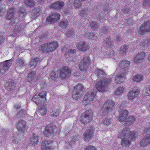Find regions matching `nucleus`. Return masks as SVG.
Wrapping results in <instances>:
<instances>
[{"mask_svg": "<svg viewBox=\"0 0 150 150\" xmlns=\"http://www.w3.org/2000/svg\"><path fill=\"white\" fill-rule=\"evenodd\" d=\"M129 65L127 61H122L117 66L115 74H116L115 81L117 83H120L125 81L126 79L125 73V68H127Z\"/></svg>", "mask_w": 150, "mask_h": 150, "instance_id": "f257e3e1", "label": "nucleus"}, {"mask_svg": "<svg viewBox=\"0 0 150 150\" xmlns=\"http://www.w3.org/2000/svg\"><path fill=\"white\" fill-rule=\"evenodd\" d=\"M129 129L124 128L120 132L118 135V137L122 139L129 137L130 139L134 140L135 139L136 137L137 136V134L136 133L132 132H130L129 134Z\"/></svg>", "mask_w": 150, "mask_h": 150, "instance_id": "f03ea898", "label": "nucleus"}, {"mask_svg": "<svg viewBox=\"0 0 150 150\" xmlns=\"http://www.w3.org/2000/svg\"><path fill=\"white\" fill-rule=\"evenodd\" d=\"M46 91H42L40 93H36L32 97V100L35 103H44L47 102L46 99Z\"/></svg>", "mask_w": 150, "mask_h": 150, "instance_id": "7ed1b4c3", "label": "nucleus"}, {"mask_svg": "<svg viewBox=\"0 0 150 150\" xmlns=\"http://www.w3.org/2000/svg\"><path fill=\"white\" fill-rule=\"evenodd\" d=\"M111 81V79L110 78L101 80L96 85L97 89L100 92H102L104 91L106 87L110 84Z\"/></svg>", "mask_w": 150, "mask_h": 150, "instance_id": "20e7f679", "label": "nucleus"}, {"mask_svg": "<svg viewBox=\"0 0 150 150\" xmlns=\"http://www.w3.org/2000/svg\"><path fill=\"white\" fill-rule=\"evenodd\" d=\"M92 111L91 110H88L83 112L80 117L81 122L84 125L87 124L92 120Z\"/></svg>", "mask_w": 150, "mask_h": 150, "instance_id": "39448f33", "label": "nucleus"}, {"mask_svg": "<svg viewBox=\"0 0 150 150\" xmlns=\"http://www.w3.org/2000/svg\"><path fill=\"white\" fill-rule=\"evenodd\" d=\"M83 87L81 84H79L74 87L73 91L72 98L75 99H77L80 98L83 93L82 91Z\"/></svg>", "mask_w": 150, "mask_h": 150, "instance_id": "423d86ee", "label": "nucleus"}, {"mask_svg": "<svg viewBox=\"0 0 150 150\" xmlns=\"http://www.w3.org/2000/svg\"><path fill=\"white\" fill-rule=\"evenodd\" d=\"M89 58L88 56L85 57L81 61L79 68L81 71H85L87 70L88 67L90 62Z\"/></svg>", "mask_w": 150, "mask_h": 150, "instance_id": "0eeeda50", "label": "nucleus"}, {"mask_svg": "<svg viewBox=\"0 0 150 150\" xmlns=\"http://www.w3.org/2000/svg\"><path fill=\"white\" fill-rule=\"evenodd\" d=\"M16 126L18 131L23 133L27 131L28 126L26 122L23 120H20L16 123Z\"/></svg>", "mask_w": 150, "mask_h": 150, "instance_id": "6e6552de", "label": "nucleus"}, {"mask_svg": "<svg viewBox=\"0 0 150 150\" xmlns=\"http://www.w3.org/2000/svg\"><path fill=\"white\" fill-rule=\"evenodd\" d=\"M57 129L54 125L51 124L48 125L46 127L44 132V135L47 137L52 135L56 132Z\"/></svg>", "mask_w": 150, "mask_h": 150, "instance_id": "1a4fd4ad", "label": "nucleus"}, {"mask_svg": "<svg viewBox=\"0 0 150 150\" xmlns=\"http://www.w3.org/2000/svg\"><path fill=\"white\" fill-rule=\"evenodd\" d=\"M140 92L139 89H134L130 91L127 95L128 99L130 100L129 102H132L136 98Z\"/></svg>", "mask_w": 150, "mask_h": 150, "instance_id": "9d476101", "label": "nucleus"}, {"mask_svg": "<svg viewBox=\"0 0 150 150\" xmlns=\"http://www.w3.org/2000/svg\"><path fill=\"white\" fill-rule=\"evenodd\" d=\"M41 78V75L39 73H37L35 71H32L28 74L26 78L28 81L31 82L35 80V81H37Z\"/></svg>", "mask_w": 150, "mask_h": 150, "instance_id": "9b49d317", "label": "nucleus"}, {"mask_svg": "<svg viewBox=\"0 0 150 150\" xmlns=\"http://www.w3.org/2000/svg\"><path fill=\"white\" fill-rule=\"evenodd\" d=\"M96 91L89 92L84 96L83 100V102L88 103L92 101L96 96Z\"/></svg>", "mask_w": 150, "mask_h": 150, "instance_id": "f8f14e48", "label": "nucleus"}, {"mask_svg": "<svg viewBox=\"0 0 150 150\" xmlns=\"http://www.w3.org/2000/svg\"><path fill=\"white\" fill-rule=\"evenodd\" d=\"M71 71L67 67H64L60 70V75L62 79L68 77L70 75Z\"/></svg>", "mask_w": 150, "mask_h": 150, "instance_id": "ddd939ff", "label": "nucleus"}, {"mask_svg": "<svg viewBox=\"0 0 150 150\" xmlns=\"http://www.w3.org/2000/svg\"><path fill=\"white\" fill-rule=\"evenodd\" d=\"M60 18L59 14L54 13L47 17L46 18L47 21L50 23L54 22L59 20Z\"/></svg>", "mask_w": 150, "mask_h": 150, "instance_id": "4468645a", "label": "nucleus"}, {"mask_svg": "<svg viewBox=\"0 0 150 150\" xmlns=\"http://www.w3.org/2000/svg\"><path fill=\"white\" fill-rule=\"evenodd\" d=\"M146 31H150V22L147 21L143 24L140 28L138 31L139 34H142Z\"/></svg>", "mask_w": 150, "mask_h": 150, "instance_id": "2eb2a0df", "label": "nucleus"}, {"mask_svg": "<svg viewBox=\"0 0 150 150\" xmlns=\"http://www.w3.org/2000/svg\"><path fill=\"white\" fill-rule=\"evenodd\" d=\"M76 47L79 50L82 51H86L89 49L90 45L84 42H78L76 45Z\"/></svg>", "mask_w": 150, "mask_h": 150, "instance_id": "dca6fc26", "label": "nucleus"}, {"mask_svg": "<svg viewBox=\"0 0 150 150\" xmlns=\"http://www.w3.org/2000/svg\"><path fill=\"white\" fill-rule=\"evenodd\" d=\"M114 104H104L102 107L101 112L102 114L105 115L114 106Z\"/></svg>", "mask_w": 150, "mask_h": 150, "instance_id": "f3484780", "label": "nucleus"}, {"mask_svg": "<svg viewBox=\"0 0 150 150\" xmlns=\"http://www.w3.org/2000/svg\"><path fill=\"white\" fill-rule=\"evenodd\" d=\"M37 108L39 113L42 116H44L46 115L47 109L45 104H38Z\"/></svg>", "mask_w": 150, "mask_h": 150, "instance_id": "a211bd4d", "label": "nucleus"}, {"mask_svg": "<svg viewBox=\"0 0 150 150\" xmlns=\"http://www.w3.org/2000/svg\"><path fill=\"white\" fill-rule=\"evenodd\" d=\"M11 63L12 61L11 59L6 60L3 62L2 64V66L1 67L2 68L0 69V73H3L7 70L9 67L11 65ZM1 66V65L0 64V67Z\"/></svg>", "mask_w": 150, "mask_h": 150, "instance_id": "6ab92c4d", "label": "nucleus"}, {"mask_svg": "<svg viewBox=\"0 0 150 150\" xmlns=\"http://www.w3.org/2000/svg\"><path fill=\"white\" fill-rule=\"evenodd\" d=\"M52 142L50 141H45L42 143L41 148L43 150H51Z\"/></svg>", "mask_w": 150, "mask_h": 150, "instance_id": "aec40b11", "label": "nucleus"}, {"mask_svg": "<svg viewBox=\"0 0 150 150\" xmlns=\"http://www.w3.org/2000/svg\"><path fill=\"white\" fill-rule=\"evenodd\" d=\"M145 55V54L143 52L139 53L134 59L133 62L134 63L138 64L143 61Z\"/></svg>", "mask_w": 150, "mask_h": 150, "instance_id": "412c9836", "label": "nucleus"}, {"mask_svg": "<svg viewBox=\"0 0 150 150\" xmlns=\"http://www.w3.org/2000/svg\"><path fill=\"white\" fill-rule=\"evenodd\" d=\"M48 52H51L56 50L58 47V43L57 41H53L48 43Z\"/></svg>", "mask_w": 150, "mask_h": 150, "instance_id": "4be33fe9", "label": "nucleus"}, {"mask_svg": "<svg viewBox=\"0 0 150 150\" xmlns=\"http://www.w3.org/2000/svg\"><path fill=\"white\" fill-rule=\"evenodd\" d=\"M93 132L92 130H90L85 131L84 132L83 138L84 140L86 141H89L93 137Z\"/></svg>", "mask_w": 150, "mask_h": 150, "instance_id": "5701e85b", "label": "nucleus"}, {"mask_svg": "<svg viewBox=\"0 0 150 150\" xmlns=\"http://www.w3.org/2000/svg\"><path fill=\"white\" fill-rule=\"evenodd\" d=\"M64 5V3L62 1H57L55 3L52 4L51 7L52 8L59 9L62 8Z\"/></svg>", "mask_w": 150, "mask_h": 150, "instance_id": "b1692460", "label": "nucleus"}, {"mask_svg": "<svg viewBox=\"0 0 150 150\" xmlns=\"http://www.w3.org/2000/svg\"><path fill=\"white\" fill-rule=\"evenodd\" d=\"M15 87V84L14 81L12 80L9 81L5 84L6 89L8 91H12Z\"/></svg>", "mask_w": 150, "mask_h": 150, "instance_id": "393cba45", "label": "nucleus"}, {"mask_svg": "<svg viewBox=\"0 0 150 150\" xmlns=\"http://www.w3.org/2000/svg\"><path fill=\"white\" fill-rule=\"evenodd\" d=\"M150 144V134L147 135L143 139L140 143V145L142 146H145Z\"/></svg>", "mask_w": 150, "mask_h": 150, "instance_id": "a878e982", "label": "nucleus"}, {"mask_svg": "<svg viewBox=\"0 0 150 150\" xmlns=\"http://www.w3.org/2000/svg\"><path fill=\"white\" fill-rule=\"evenodd\" d=\"M128 113V111L127 110H124L122 111V112L120 113L119 118V120L121 122L125 120L127 117Z\"/></svg>", "mask_w": 150, "mask_h": 150, "instance_id": "bb28decb", "label": "nucleus"}, {"mask_svg": "<svg viewBox=\"0 0 150 150\" xmlns=\"http://www.w3.org/2000/svg\"><path fill=\"white\" fill-rule=\"evenodd\" d=\"M14 8L11 7L8 11L6 18L7 19L10 20L13 18L14 15Z\"/></svg>", "mask_w": 150, "mask_h": 150, "instance_id": "cd10ccee", "label": "nucleus"}, {"mask_svg": "<svg viewBox=\"0 0 150 150\" xmlns=\"http://www.w3.org/2000/svg\"><path fill=\"white\" fill-rule=\"evenodd\" d=\"M144 79V77L142 74H137L134 76L133 77L134 81L137 82H140Z\"/></svg>", "mask_w": 150, "mask_h": 150, "instance_id": "c85d7f7f", "label": "nucleus"}, {"mask_svg": "<svg viewBox=\"0 0 150 150\" xmlns=\"http://www.w3.org/2000/svg\"><path fill=\"white\" fill-rule=\"evenodd\" d=\"M128 138H129V137L121 139V145L122 146L128 147L131 144V142L129 140Z\"/></svg>", "mask_w": 150, "mask_h": 150, "instance_id": "c756f323", "label": "nucleus"}, {"mask_svg": "<svg viewBox=\"0 0 150 150\" xmlns=\"http://www.w3.org/2000/svg\"><path fill=\"white\" fill-rule=\"evenodd\" d=\"M38 136L36 134H33L30 139V143L34 146L37 144L38 142Z\"/></svg>", "mask_w": 150, "mask_h": 150, "instance_id": "7c9ffc66", "label": "nucleus"}, {"mask_svg": "<svg viewBox=\"0 0 150 150\" xmlns=\"http://www.w3.org/2000/svg\"><path fill=\"white\" fill-rule=\"evenodd\" d=\"M25 65L24 61L23 58L18 59L17 60L16 67H22Z\"/></svg>", "mask_w": 150, "mask_h": 150, "instance_id": "2f4dec72", "label": "nucleus"}, {"mask_svg": "<svg viewBox=\"0 0 150 150\" xmlns=\"http://www.w3.org/2000/svg\"><path fill=\"white\" fill-rule=\"evenodd\" d=\"M69 23V21L67 19H63L59 23V25L62 28H64L67 27Z\"/></svg>", "mask_w": 150, "mask_h": 150, "instance_id": "473e14b6", "label": "nucleus"}, {"mask_svg": "<svg viewBox=\"0 0 150 150\" xmlns=\"http://www.w3.org/2000/svg\"><path fill=\"white\" fill-rule=\"evenodd\" d=\"M20 27L18 25L16 26L14 28L12 31L11 33L12 35L14 36H16L21 30V29L20 28Z\"/></svg>", "mask_w": 150, "mask_h": 150, "instance_id": "72a5a7b5", "label": "nucleus"}, {"mask_svg": "<svg viewBox=\"0 0 150 150\" xmlns=\"http://www.w3.org/2000/svg\"><path fill=\"white\" fill-rule=\"evenodd\" d=\"M73 5L76 8H79L81 7L82 3L80 0H74Z\"/></svg>", "mask_w": 150, "mask_h": 150, "instance_id": "f704fd0d", "label": "nucleus"}, {"mask_svg": "<svg viewBox=\"0 0 150 150\" xmlns=\"http://www.w3.org/2000/svg\"><path fill=\"white\" fill-rule=\"evenodd\" d=\"M40 60L39 58H36L31 59L30 62V65L31 67L35 66Z\"/></svg>", "mask_w": 150, "mask_h": 150, "instance_id": "c9c22d12", "label": "nucleus"}, {"mask_svg": "<svg viewBox=\"0 0 150 150\" xmlns=\"http://www.w3.org/2000/svg\"><path fill=\"white\" fill-rule=\"evenodd\" d=\"M124 91V88L123 87L120 86L117 88L115 93L117 95H121L123 93Z\"/></svg>", "mask_w": 150, "mask_h": 150, "instance_id": "e433bc0d", "label": "nucleus"}, {"mask_svg": "<svg viewBox=\"0 0 150 150\" xmlns=\"http://www.w3.org/2000/svg\"><path fill=\"white\" fill-rule=\"evenodd\" d=\"M32 13H33V18L34 19L40 15V9L37 8L34 9L32 11Z\"/></svg>", "mask_w": 150, "mask_h": 150, "instance_id": "4c0bfd02", "label": "nucleus"}, {"mask_svg": "<svg viewBox=\"0 0 150 150\" xmlns=\"http://www.w3.org/2000/svg\"><path fill=\"white\" fill-rule=\"evenodd\" d=\"M135 117L133 115H131L128 118L127 121L126 122L127 124H131L135 121Z\"/></svg>", "mask_w": 150, "mask_h": 150, "instance_id": "58836bf2", "label": "nucleus"}, {"mask_svg": "<svg viewBox=\"0 0 150 150\" xmlns=\"http://www.w3.org/2000/svg\"><path fill=\"white\" fill-rule=\"evenodd\" d=\"M150 42V40L147 39L142 40L140 43V45L146 47Z\"/></svg>", "mask_w": 150, "mask_h": 150, "instance_id": "ea45409f", "label": "nucleus"}, {"mask_svg": "<svg viewBox=\"0 0 150 150\" xmlns=\"http://www.w3.org/2000/svg\"><path fill=\"white\" fill-rule=\"evenodd\" d=\"M79 138V136L77 134H76L75 135L72 136V137L70 140V143L71 144H74L76 142L78 141Z\"/></svg>", "mask_w": 150, "mask_h": 150, "instance_id": "a19ab883", "label": "nucleus"}, {"mask_svg": "<svg viewBox=\"0 0 150 150\" xmlns=\"http://www.w3.org/2000/svg\"><path fill=\"white\" fill-rule=\"evenodd\" d=\"M48 48V44L47 43L42 45L40 47V50L42 52H48V50H47Z\"/></svg>", "mask_w": 150, "mask_h": 150, "instance_id": "79ce46f5", "label": "nucleus"}, {"mask_svg": "<svg viewBox=\"0 0 150 150\" xmlns=\"http://www.w3.org/2000/svg\"><path fill=\"white\" fill-rule=\"evenodd\" d=\"M90 12V10H88V8H85L81 10L80 13V15L83 16L85 15H86L89 13Z\"/></svg>", "mask_w": 150, "mask_h": 150, "instance_id": "37998d69", "label": "nucleus"}, {"mask_svg": "<svg viewBox=\"0 0 150 150\" xmlns=\"http://www.w3.org/2000/svg\"><path fill=\"white\" fill-rule=\"evenodd\" d=\"M84 36L88 38H90L91 39H94L96 38L95 34L89 32L86 33Z\"/></svg>", "mask_w": 150, "mask_h": 150, "instance_id": "c03bdc74", "label": "nucleus"}, {"mask_svg": "<svg viewBox=\"0 0 150 150\" xmlns=\"http://www.w3.org/2000/svg\"><path fill=\"white\" fill-rule=\"evenodd\" d=\"M103 124L105 125L108 126L111 124L110 119L108 117H106L103 121Z\"/></svg>", "mask_w": 150, "mask_h": 150, "instance_id": "a18cd8bd", "label": "nucleus"}, {"mask_svg": "<svg viewBox=\"0 0 150 150\" xmlns=\"http://www.w3.org/2000/svg\"><path fill=\"white\" fill-rule=\"evenodd\" d=\"M25 4L28 6H33L35 5V3L32 0H26L24 1Z\"/></svg>", "mask_w": 150, "mask_h": 150, "instance_id": "49530a36", "label": "nucleus"}, {"mask_svg": "<svg viewBox=\"0 0 150 150\" xmlns=\"http://www.w3.org/2000/svg\"><path fill=\"white\" fill-rule=\"evenodd\" d=\"M50 77L53 80H55L57 77L58 74L54 71L51 72L50 74Z\"/></svg>", "mask_w": 150, "mask_h": 150, "instance_id": "de8ad7c7", "label": "nucleus"}, {"mask_svg": "<svg viewBox=\"0 0 150 150\" xmlns=\"http://www.w3.org/2000/svg\"><path fill=\"white\" fill-rule=\"evenodd\" d=\"M144 94L146 96H150V86L145 88L143 90Z\"/></svg>", "mask_w": 150, "mask_h": 150, "instance_id": "09e8293b", "label": "nucleus"}, {"mask_svg": "<svg viewBox=\"0 0 150 150\" xmlns=\"http://www.w3.org/2000/svg\"><path fill=\"white\" fill-rule=\"evenodd\" d=\"M95 73L98 77L100 78L101 75H103V74H104V72L102 70L96 69L95 70Z\"/></svg>", "mask_w": 150, "mask_h": 150, "instance_id": "8fccbe9b", "label": "nucleus"}, {"mask_svg": "<svg viewBox=\"0 0 150 150\" xmlns=\"http://www.w3.org/2000/svg\"><path fill=\"white\" fill-rule=\"evenodd\" d=\"M59 114V111L58 109H54L51 112L52 116H57Z\"/></svg>", "mask_w": 150, "mask_h": 150, "instance_id": "3c124183", "label": "nucleus"}, {"mask_svg": "<svg viewBox=\"0 0 150 150\" xmlns=\"http://www.w3.org/2000/svg\"><path fill=\"white\" fill-rule=\"evenodd\" d=\"M90 26L93 30H95L98 27V23L95 21H92L90 23Z\"/></svg>", "mask_w": 150, "mask_h": 150, "instance_id": "603ef678", "label": "nucleus"}, {"mask_svg": "<svg viewBox=\"0 0 150 150\" xmlns=\"http://www.w3.org/2000/svg\"><path fill=\"white\" fill-rule=\"evenodd\" d=\"M128 47L126 45H123L121 46L120 49V52L122 54H124L126 52Z\"/></svg>", "mask_w": 150, "mask_h": 150, "instance_id": "864d4df0", "label": "nucleus"}, {"mask_svg": "<svg viewBox=\"0 0 150 150\" xmlns=\"http://www.w3.org/2000/svg\"><path fill=\"white\" fill-rule=\"evenodd\" d=\"M103 9L104 12H108L109 11H110L111 10V9L110 8L109 5L108 4H106L103 7Z\"/></svg>", "mask_w": 150, "mask_h": 150, "instance_id": "5fc2aeb1", "label": "nucleus"}, {"mask_svg": "<svg viewBox=\"0 0 150 150\" xmlns=\"http://www.w3.org/2000/svg\"><path fill=\"white\" fill-rule=\"evenodd\" d=\"M76 50L75 49H71L70 50H67L66 52V55H69V54H72L75 53Z\"/></svg>", "mask_w": 150, "mask_h": 150, "instance_id": "6e6d98bb", "label": "nucleus"}, {"mask_svg": "<svg viewBox=\"0 0 150 150\" xmlns=\"http://www.w3.org/2000/svg\"><path fill=\"white\" fill-rule=\"evenodd\" d=\"M74 33L73 30L71 29L69 30L66 33V35L68 37H70L73 35Z\"/></svg>", "mask_w": 150, "mask_h": 150, "instance_id": "4d7b16f0", "label": "nucleus"}, {"mask_svg": "<svg viewBox=\"0 0 150 150\" xmlns=\"http://www.w3.org/2000/svg\"><path fill=\"white\" fill-rule=\"evenodd\" d=\"M18 134H14L12 140V142L14 143H16L17 142V137H18Z\"/></svg>", "mask_w": 150, "mask_h": 150, "instance_id": "13d9d810", "label": "nucleus"}, {"mask_svg": "<svg viewBox=\"0 0 150 150\" xmlns=\"http://www.w3.org/2000/svg\"><path fill=\"white\" fill-rule=\"evenodd\" d=\"M85 150H96V148L94 146H89L85 148Z\"/></svg>", "mask_w": 150, "mask_h": 150, "instance_id": "bf43d9fd", "label": "nucleus"}, {"mask_svg": "<svg viewBox=\"0 0 150 150\" xmlns=\"http://www.w3.org/2000/svg\"><path fill=\"white\" fill-rule=\"evenodd\" d=\"M47 85V82L45 80L41 81L40 82V85L42 87H45Z\"/></svg>", "mask_w": 150, "mask_h": 150, "instance_id": "052dcab7", "label": "nucleus"}, {"mask_svg": "<svg viewBox=\"0 0 150 150\" xmlns=\"http://www.w3.org/2000/svg\"><path fill=\"white\" fill-rule=\"evenodd\" d=\"M110 30L108 27L107 28L106 27H104L102 28V32H103V33L108 32Z\"/></svg>", "mask_w": 150, "mask_h": 150, "instance_id": "680f3d73", "label": "nucleus"}, {"mask_svg": "<svg viewBox=\"0 0 150 150\" xmlns=\"http://www.w3.org/2000/svg\"><path fill=\"white\" fill-rule=\"evenodd\" d=\"M104 43L105 44H106V45H110V39L109 38H106L105 40L104 41Z\"/></svg>", "mask_w": 150, "mask_h": 150, "instance_id": "e2e57ef3", "label": "nucleus"}, {"mask_svg": "<svg viewBox=\"0 0 150 150\" xmlns=\"http://www.w3.org/2000/svg\"><path fill=\"white\" fill-rule=\"evenodd\" d=\"M143 4L144 6L147 7L149 5L148 1L146 0H145L143 2Z\"/></svg>", "mask_w": 150, "mask_h": 150, "instance_id": "0e129e2a", "label": "nucleus"}, {"mask_svg": "<svg viewBox=\"0 0 150 150\" xmlns=\"http://www.w3.org/2000/svg\"><path fill=\"white\" fill-rule=\"evenodd\" d=\"M18 14L21 16H23L24 15L23 12L21 10L20 11H18Z\"/></svg>", "mask_w": 150, "mask_h": 150, "instance_id": "69168bd1", "label": "nucleus"}, {"mask_svg": "<svg viewBox=\"0 0 150 150\" xmlns=\"http://www.w3.org/2000/svg\"><path fill=\"white\" fill-rule=\"evenodd\" d=\"M113 101L111 99H108L107 100V101H105V103H112Z\"/></svg>", "mask_w": 150, "mask_h": 150, "instance_id": "338daca9", "label": "nucleus"}, {"mask_svg": "<svg viewBox=\"0 0 150 150\" xmlns=\"http://www.w3.org/2000/svg\"><path fill=\"white\" fill-rule=\"evenodd\" d=\"M150 130V128L146 127L144 130V132L147 133Z\"/></svg>", "mask_w": 150, "mask_h": 150, "instance_id": "774afa93", "label": "nucleus"}]
</instances>
